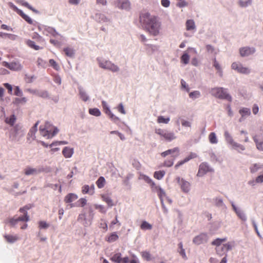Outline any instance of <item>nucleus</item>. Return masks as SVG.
Listing matches in <instances>:
<instances>
[{"label":"nucleus","mask_w":263,"mask_h":263,"mask_svg":"<svg viewBox=\"0 0 263 263\" xmlns=\"http://www.w3.org/2000/svg\"><path fill=\"white\" fill-rule=\"evenodd\" d=\"M43 33L46 35H51L54 37L59 35L58 33L55 30V29L50 27L45 28Z\"/></svg>","instance_id":"obj_27"},{"label":"nucleus","mask_w":263,"mask_h":263,"mask_svg":"<svg viewBox=\"0 0 263 263\" xmlns=\"http://www.w3.org/2000/svg\"><path fill=\"white\" fill-rule=\"evenodd\" d=\"M119 238L118 235L116 232L111 233L108 236L105 238V240L108 242H112L118 240Z\"/></svg>","instance_id":"obj_30"},{"label":"nucleus","mask_w":263,"mask_h":263,"mask_svg":"<svg viewBox=\"0 0 263 263\" xmlns=\"http://www.w3.org/2000/svg\"><path fill=\"white\" fill-rule=\"evenodd\" d=\"M103 201L105 202L109 206H112L114 205L112 199L107 195H101Z\"/></svg>","instance_id":"obj_36"},{"label":"nucleus","mask_w":263,"mask_h":263,"mask_svg":"<svg viewBox=\"0 0 263 263\" xmlns=\"http://www.w3.org/2000/svg\"><path fill=\"white\" fill-rule=\"evenodd\" d=\"M37 173V170L34 168L27 167L25 169V174L26 175H33L36 174Z\"/></svg>","instance_id":"obj_44"},{"label":"nucleus","mask_w":263,"mask_h":263,"mask_svg":"<svg viewBox=\"0 0 263 263\" xmlns=\"http://www.w3.org/2000/svg\"><path fill=\"white\" fill-rule=\"evenodd\" d=\"M180 123L184 127H191L192 125L191 121L186 120L183 117H178L176 119L175 124L177 126H179Z\"/></svg>","instance_id":"obj_21"},{"label":"nucleus","mask_w":263,"mask_h":263,"mask_svg":"<svg viewBox=\"0 0 263 263\" xmlns=\"http://www.w3.org/2000/svg\"><path fill=\"white\" fill-rule=\"evenodd\" d=\"M102 107L103 108V110L106 114H107L109 118L114 122H116L119 120V118L116 116H115L110 110L108 106H107L106 103L103 101L102 102Z\"/></svg>","instance_id":"obj_19"},{"label":"nucleus","mask_w":263,"mask_h":263,"mask_svg":"<svg viewBox=\"0 0 263 263\" xmlns=\"http://www.w3.org/2000/svg\"><path fill=\"white\" fill-rule=\"evenodd\" d=\"M249 170L252 174L256 173L259 171H263V164L260 163H253L250 166Z\"/></svg>","instance_id":"obj_23"},{"label":"nucleus","mask_w":263,"mask_h":263,"mask_svg":"<svg viewBox=\"0 0 263 263\" xmlns=\"http://www.w3.org/2000/svg\"><path fill=\"white\" fill-rule=\"evenodd\" d=\"M257 181L259 184L263 183V172L260 173L257 177Z\"/></svg>","instance_id":"obj_61"},{"label":"nucleus","mask_w":263,"mask_h":263,"mask_svg":"<svg viewBox=\"0 0 263 263\" xmlns=\"http://www.w3.org/2000/svg\"><path fill=\"white\" fill-rule=\"evenodd\" d=\"M78 198L77 195L74 193H69L65 197L64 201L65 203H70Z\"/></svg>","instance_id":"obj_25"},{"label":"nucleus","mask_w":263,"mask_h":263,"mask_svg":"<svg viewBox=\"0 0 263 263\" xmlns=\"http://www.w3.org/2000/svg\"><path fill=\"white\" fill-rule=\"evenodd\" d=\"M213 169L209 166L207 163H202L199 167V170L197 176L198 177H202L207 173L212 172Z\"/></svg>","instance_id":"obj_13"},{"label":"nucleus","mask_w":263,"mask_h":263,"mask_svg":"<svg viewBox=\"0 0 263 263\" xmlns=\"http://www.w3.org/2000/svg\"><path fill=\"white\" fill-rule=\"evenodd\" d=\"M115 5L118 8L125 10H128L130 6L128 0H117L115 2Z\"/></svg>","instance_id":"obj_18"},{"label":"nucleus","mask_w":263,"mask_h":263,"mask_svg":"<svg viewBox=\"0 0 263 263\" xmlns=\"http://www.w3.org/2000/svg\"><path fill=\"white\" fill-rule=\"evenodd\" d=\"M231 68L232 70L240 74H249L251 72V68L245 66L239 61L233 62Z\"/></svg>","instance_id":"obj_4"},{"label":"nucleus","mask_w":263,"mask_h":263,"mask_svg":"<svg viewBox=\"0 0 263 263\" xmlns=\"http://www.w3.org/2000/svg\"><path fill=\"white\" fill-rule=\"evenodd\" d=\"M214 204L218 208H222L225 206L224 203L222 198L217 197L213 199Z\"/></svg>","instance_id":"obj_29"},{"label":"nucleus","mask_w":263,"mask_h":263,"mask_svg":"<svg viewBox=\"0 0 263 263\" xmlns=\"http://www.w3.org/2000/svg\"><path fill=\"white\" fill-rule=\"evenodd\" d=\"M63 51L64 52L65 55L67 57L72 58L74 55V50L70 47H66L63 49Z\"/></svg>","instance_id":"obj_39"},{"label":"nucleus","mask_w":263,"mask_h":263,"mask_svg":"<svg viewBox=\"0 0 263 263\" xmlns=\"http://www.w3.org/2000/svg\"><path fill=\"white\" fill-rule=\"evenodd\" d=\"M213 66L216 70V73L219 77L222 78L223 77V70L222 67L218 61H217L215 58L213 60Z\"/></svg>","instance_id":"obj_24"},{"label":"nucleus","mask_w":263,"mask_h":263,"mask_svg":"<svg viewBox=\"0 0 263 263\" xmlns=\"http://www.w3.org/2000/svg\"><path fill=\"white\" fill-rule=\"evenodd\" d=\"M4 237L6 240L10 243L14 242L18 239V237L16 235H6Z\"/></svg>","instance_id":"obj_43"},{"label":"nucleus","mask_w":263,"mask_h":263,"mask_svg":"<svg viewBox=\"0 0 263 263\" xmlns=\"http://www.w3.org/2000/svg\"><path fill=\"white\" fill-rule=\"evenodd\" d=\"M79 95L81 99L84 101H87L88 100V97L86 93L82 89L79 91Z\"/></svg>","instance_id":"obj_52"},{"label":"nucleus","mask_w":263,"mask_h":263,"mask_svg":"<svg viewBox=\"0 0 263 263\" xmlns=\"http://www.w3.org/2000/svg\"><path fill=\"white\" fill-rule=\"evenodd\" d=\"M121 256L120 253H116L110 258V260L116 263H127L129 261L128 257L122 258Z\"/></svg>","instance_id":"obj_17"},{"label":"nucleus","mask_w":263,"mask_h":263,"mask_svg":"<svg viewBox=\"0 0 263 263\" xmlns=\"http://www.w3.org/2000/svg\"><path fill=\"white\" fill-rule=\"evenodd\" d=\"M231 204L233 211L235 212L238 218L243 222L246 221L247 220V216L243 210L241 208L237 206L233 201L231 202Z\"/></svg>","instance_id":"obj_8"},{"label":"nucleus","mask_w":263,"mask_h":263,"mask_svg":"<svg viewBox=\"0 0 263 263\" xmlns=\"http://www.w3.org/2000/svg\"><path fill=\"white\" fill-rule=\"evenodd\" d=\"M39 130L42 136L47 137L48 139H50L54 137L59 131L57 128H55L53 132L51 133L49 131L44 128L43 126H40Z\"/></svg>","instance_id":"obj_16"},{"label":"nucleus","mask_w":263,"mask_h":263,"mask_svg":"<svg viewBox=\"0 0 263 263\" xmlns=\"http://www.w3.org/2000/svg\"><path fill=\"white\" fill-rule=\"evenodd\" d=\"M46 129L49 131L51 133L54 130L55 127L53 126L49 122H46L45 125L43 126Z\"/></svg>","instance_id":"obj_53"},{"label":"nucleus","mask_w":263,"mask_h":263,"mask_svg":"<svg viewBox=\"0 0 263 263\" xmlns=\"http://www.w3.org/2000/svg\"><path fill=\"white\" fill-rule=\"evenodd\" d=\"M62 154L65 158H70L73 154V148L69 147H65L62 151Z\"/></svg>","instance_id":"obj_26"},{"label":"nucleus","mask_w":263,"mask_h":263,"mask_svg":"<svg viewBox=\"0 0 263 263\" xmlns=\"http://www.w3.org/2000/svg\"><path fill=\"white\" fill-rule=\"evenodd\" d=\"M39 224L40 229H46L49 227V224L44 221H40Z\"/></svg>","instance_id":"obj_60"},{"label":"nucleus","mask_w":263,"mask_h":263,"mask_svg":"<svg viewBox=\"0 0 263 263\" xmlns=\"http://www.w3.org/2000/svg\"><path fill=\"white\" fill-rule=\"evenodd\" d=\"M29 220V217L27 213H25V215L23 216H20L17 218H11L9 220V223L12 226H14L16 224L18 221H25L27 222Z\"/></svg>","instance_id":"obj_20"},{"label":"nucleus","mask_w":263,"mask_h":263,"mask_svg":"<svg viewBox=\"0 0 263 263\" xmlns=\"http://www.w3.org/2000/svg\"><path fill=\"white\" fill-rule=\"evenodd\" d=\"M239 114L241 116L242 118L249 117L251 115V110L248 108L242 107L239 110Z\"/></svg>","instance_id":"obj_28"},{"label":"nucleus","mask_w":263,"mask_h":263,"mask_svg":"<svg viewBox=\"0 0 263 263\" xmlns=\"http://www.w3.org/2000/svg\"><path fill=\"white\" fill-rule=\"evenodd\" d=\"M256 148L260 151H263V140H258L256 137H253Z\"/></svg>","instance_id":"obj_32"},{"label":"nucleus","mask_w":263,"mask_h":263,"mask_svg":"<svg viewBox=\"0 0 263 263\" xmlns=\"http://www.w3.org/2000/svg\"><path fill=\"white\" fill-rule=\"evenodd\" d=\"M226 240V238H217L212 242V245L215 246L216 247H218L221 246L222 243L225 242Z\"/></svg>","instance_id":"obj_41"},{"label":"nucleus","mask_w":263,"mask_h":263,"mask_svg":"<svg viewBox=\"0 0 263 263\" xmlns=\"http://www.w3.org/2000/svg\"><path fill=\"white\" fill-rule=\"evenodd\" d=\"M208 239L209 237L206 233H201L194 238L193 242L197 245H199L207 242Z\"/></svg>","instance_id":"obj_15"},{"label":"nucleus","mask_w":263,"mask_h":263,"mask_svg":"<svg viewBox=\"0 0 263 263\" xmlns=\"http://www.w3.org/2000/svg\"><path fill=\"white\" fill-rule=\"evenodd\" d=\"M105 179L103 177H100L96 181V184L99 189L103 188L105 184Z\"/></svg>","instance_id":"obj_42"},{"label":"nucleus","mask_w":263,"mask_h":263,"mask_svg":"<svg viewBox=\"0 0 263 263\" xmlns=\"http://www.w3.org/2000/svg\"><path fill=\"white\" fill-rule=\"evenodd\" d=\"M181 83V89L182 90H185L187 92H189L190 88L188 84L186 83V82L182 79L180 82Z\"/></svg>","instance_id":"obj_50"},{"label":"nucleus","mask_w":263,"mask_h":263,"mask_svg":"<svg viewBox=\"0 0 263 263\" xmlns=\"http://www.w3.org/2000/svg\"><path fill=\"white\" fill-rule=\"evenodd\" d=\"M176 138V136L173 132H167L165 133V141H171Z\"/></svg>","instance_id":"obj_34"},{"label":"nucleus","mask_w":263,"mask_h":263,"mask_svg":"<svg viewBox=\"0 0 263 263\" xmlns=\"http://www.w3.org/2000/svg\"><path fill=\"white\" fill-rule=\"evenodd\" d=\"M186 32L183 34L186 37H192L195 33L197 30L195 22L193 19H188L185 23Z\"/></svg>","instance_id":"obj_5"},{"label":"nucleus","mask_w":263,"mask_h":263,"mask_svg":"<svg viewBox=\"0 0 263 263\" xmlns=\"http://www.w3.org/2000/svg\"><path fill=\"white\" fill-rule=\"evenodd\" d=\"M16 118L14 115L10 116L9 117H7L5 119V122L10 125L13 126L15 122Z\"/></svg>","instance_id":"obj_37"},{"label":"nucleus","mask_w":263,"mask_h":263,"mask_svg":"<svg viewBox=\"0 0 263 263\" xmlns=\"http://www.w3.org/2000/svg\"><path fill=\"white\" fill-rule=\"evenodd\" d=\"M99 65L102 68L109 70L114 72L119 70V67L110 61L99 60Z\"/></svg>","instance_id":"obj_7"},{"label":"nucleus","mask_w":263,"mask_h":263,"mask_svg":"<svg viewBox=\"0 0 263 263\" xmlns=\"http://www.w3.org/2000/svg\"><path fill=\"white\" fill-rule=\"evenodd\" d=\"M27 101V100L26 98H16L15 99V103L16 104H20L22 103H26Z\"/></svg>","instance_id":"obj_63"},{"label":"nucleus","mask_w":263,"mask_h":263,"mask_svg":"<svg viewBox=\"0 0 263 263\" xmlns=\"http://www.w3.org/2000/svg\"><path fill=\"white\" fill-rule=\"evenodd\" d=\"M117 224L119 226H121V223L118 219V215H116L115 217V219L112 221L110 224V227H113L115 224Z\"/></svg>","instance_id":"obj_59"},{"label":"nucleus","mask_w":263,"mask_h":263,"mask_svg":"<svg viewBox=\"0 0 263 263\" xmlns=\"http://www.w3.org/2000/svg\"><path fill=\"white\" fill-rule=\"evenodd\" d=\"M17 3H18L19 4H20L21 5L24 6V7L27 8L28 9L31 10L33 12H34L36 13L37 12L35 9H34L32 6H31L27 2H25L24 0H18L17 1Z\"/></svg>","instance_id":"obj_35"},{"label":"nucleus","mask_w":263,"mask_h":263,"mask_svg":"<svg viewBox=\"0 0 263 263\" xmlns=\"http://www.w3.org/2000/svg\"><path fill=\"white\" fill-rule=\"evenodd\" d=\"M140 228L143 230H151L152 226L147 221H143L140 225Z\"/></svg>","instance_id":"obj_47"},{"label":"nucleus","mask_w":263,"mask_h":263,"mask_svg":"<svg viewBox=\"0 0 263 263\" xmlns=\"http://www.w3.org/2000/svg\"><path fill=\"white\" fill-rule=\"evenodd\" d=\"M224 247H225V249L226 251H228L232 249V248L234 247V242H229L227 243L223 244Z\"/></svg>","instance_id":"obj_55"},{"label":"nucleus","mask_w":263,"mask_h":263,"mask_svg":"<svg viewBox=\"0 0 263 263\" xmlns=\"http://www.w3.org/2000/svg\"><path fill=\"white\" fill-rule=\"evenodd\" d=\"M39 122L37 121L33 127L31 128L27 135L28 141H32L35 140V133L37 132V127Z\"/></svg>","instance_id":"obj_22"},{"label":"nucleus","mask_w":263,"mask_h":263,"mask_svg":"<svg viewBox=\"0 0 263 263\" xmlns=\"http://www.w3.org/2000/svg\"><path fill=\"white\" fill-rule=\"evenodd\" d=\"M252 3V0H247L246 1H243V0H239L238 1V4L241 7H247L251 5Z\"/></svg>","instance_id":"obj_46"},{"label":"nucleus","mask_w":263,"mask_h":263,"mask_svg":"<svg viewBox=\"0 0 263 263\" xmlns=\"http://www.w3.org/2000/svg\"><path fill=\"white\" fill-rule=\"evenodd\" d=\"M140 22L151 34L156 36L159 34L160 23L155 16H151L148 13H142L140 16Z\"/></svg>","instance_id":"obj_1"},{"label":"nucleus","mask_w":263,"mask_h":263,"mask_svg":"<svg viewBox=\"0 0 263 263\" xmlns=\"http://www.w3.org/2000/svg\"><path fill=\"white\" fill-rule=\"evenodd\" d=\"M157 194L158 196L159 197V198L161 200V203L162 206H163V191L161 189H159L158 190Z\"/></svg>","instance_id":"obj_58"},{"label":"nucleus","mask_w":263,"mask_h":263,"mask_svg":"<svg viewBox=\"0 0 263 263\" xmlns=\"http://www.w3.org/2000/svg\"><path fill=\"white\" fill-rule=\"evenodd\" d=\"M176 181L183 192L187 193L190 192L191 190V184L189 182L180 177L176 178Z\"/></svg>","instance_id":"obj_11"},{"label":"nucleus","mask_w":263,"mask_h":263,"mask_svg":"<svg viewBox=\"0 0 263 263\" xmlns=\"http://www.w3.org/2000/svg\"><path fill=\"white\" fill-rule=\"evenodd\" d=\"M26 43L29 47L35 50H38L42 48L40 46L35 45V42L34 41H32L30 40L26 41Z\"/></svg>","instance_id":"obj_40"},{"label":"nucleus","mask_w":263,"mask_h":263,"mask_svg":"<svg viewBox=\"0 0 263 263\" xmlns=\"http://www.w3.org/2000/svg\"><path fill=\"white\" fill-rule=\"evenodd\" d=\"M24 131L22 129V127L18 125L14 126L11 133V136L12 137L13 140H19L20 139L24 136Z\"/></svg>","instance_id":"obj_9"},{"label":"nucleus","mask_w":263,"mask_h":263,"mask_svg":"<svg viewBox=\"0 0 263 263\" xmlns=\"http://www.w3.org/2000/svg\"><path fill=\"white\" fill-rule=\"evenodd\" d=\"M223 136L226 143L231 149L235 150L239 153H242L246 150L245 146L236 142L228 130H224Z\"/></svg>","instance_id":"obj_2"},{"label":"nucleus","mask_w":263,"mask_h":263,"mask_svg":"<svg viewBox=\"0 0 263 263\" xmlns=\"http://www.w3.org/2000/svg\"><path fill=\"white\" fill-rule=\"evenodd\" d=\"M188 5L187 3L185 1H179L177 4V6L179 8H183L187 6Z\"/></svg>","instance_id":"obj_62"},{"label":"nucleus","mask_w":263,"mask_h":263,"mask_svg":"<svg viewBox=\"0 0 263 263\" xmlns=\"http://www.w3.org/2000/svg\"><path fill=\"white\" fill-rule=\"evenodd\" d=\"M215 249L217 254L220 256L223 255L227 252L223 245L220 246V247H216Z\"/></svg>","instance_id":"obj_45"},{"label":"nucleus","mask_w":263,"mask_h":263,"mask_svg":"<svg viewBox=\"0 0 263 263\" xmlns=\"http://www.w3.org/2000/svg\"><path fill=\"white\" fill-rule=\"evenodd\" d=\"M208 138L209 141L211 144H216L218 142L216 135L214 132L211 133L209 134Z\"/></svg>","instance_id":"obj_33"},{"label":"nucleus","mask_w":263,"mask_h":263,"mask_svg":"<svg viewBox=\"0 0 263 263\" xmlns=\"http://www.w3.org/2000/svg\"><path fill=\"white\" fill-rule=\"evenodd\" d=\"M256 52V48L254 47L245 46L239 48V53L242 57H247L253 55Z\"/></svg>","instance_id":"obj_10"},{"label":"nucleus","mask_w":263,"mask_h":263,"mask_svg":"<svg viewBox=\"0 0 263 263\" xmlns=\"http://www.w3.org/2000/svg\"><path fill=\"white\" fill-rule=\"evenodd\" d=\"M37 96L43 98H48L49 97V95L48 92L46 90H39Z\"/></svg>","instance_id":"obj_49"},{"label":"nucleus","mask_w":263,"mask_h":263,"mask_svg":"<svg viewBox=\"0 0 263 263\" xmlns=\"http://www.w3.org/2000/svg\"><path fill=\"white\" fill-rule=\"evenodd\" d=\"M164 174L162 171H156L155 172L154 177L157 179H161L163 178Z\"/></svg>","instance_id":"obj_56"},{"label":"nucleus","mask_w":263,"mask_h":263,"mask_svg":"<svg viewBox=\"0 0 263 263\" xmlns=\"http://www.w3.org/2000/svg\"><path fill=\"white\" fill-rule=\"evenodd\" d=\"M141 255L142 258L147 261H149L151 259V254L149 252L147 251H144L141 252Z\"/></svg>","instance_id":"obj_54"},{"label":"nucleus","mask_w":263,"mask_h":263,"mask_svg":"<svg viewBox=\"0 0 263 263\" xmlns=\"http://www.w3.org/2000/svg\"><path fill=\"white\" fill-rule=\"evenodd\" d=\"M14 95L17 96H21L22 95V92L18 86H16L14 88Z\"/></svg>","instance_id":"obj_64"},{"label":"nucleus","mask_w":263,"mask_h":263,"mask_svg":"<svg viewBox=\"0 0 263 263\" xmlns=\"http://www.w3.org/2000/svg\"><path fill=\"white\" fill-rule=\"evenodd\" d=\"M189 97L192 100H194L201 97V93L198 90H194L189 93Z\"/></svg>","instance_id":"obj_38"},{"label":"nucleus","mask_w":263,"mask_h":263,"mask_svg":"<svg viewBox=\"0 0 263 263\" xmlns=\"http://www.w3.org/2000/svg\"><path fill=\"white\" fill-rule=\"evenodd\" d=\"M180 150L178 147H174L172 149L165 151V157L167 159L171 158V160L165 162V166H171L173 164L174 159L179 156Z\"/></svg>","instance_id":"obj_6"},{"label":"nucleus","mask_w":263,"mask_h":263,"mask_svg":"<svg viewBox=\"0 0 263 263\" xmlns=\"http://www.w3.org/2000/svg\"><path fill=\"white\" fill-rule=\"evenodd\" d=\"M87 200L84 198H80L77 202V204L74 205V204L71 203L69 204L70 208H73L75 206H84L86 204Z\"/></svg>","instance_id":"obj_31"},{"label":"nucleus","mask_w":263,"mask_h":263,"mask_svg":"<svg viewBox=\"0 0 263 263\" xmlns=\"http://www.w3.org/2000/svg\"><path fill=\"white\" fill-rule=\"evenodd\" d=\"M10 7L15 11L18 14H19L23 19H24L28 24H32L33 21L32 19L29 17L27 15L25 14L23 11L17 8L12 3H10Z\"/></svg>","instance_id":"obj_14"},{"label":"nucleus","mask_w":263,"mask_h":263,"mask_svg":"<svg viewBox=\"0 0 263 263\" xmlns=\"http://www.w3.org/2000/svg\"><path fill=\"white\" fill-rule=\"evenodd\" d=\"M89 113L93 116L99 117L101 115V113L98 108H94L89 109Z\"/></svg>","instance_id":"obj_48"},{"label":"nucleus","mask_w":263,"mask_h":263,"mask_svg":"<svg viewBox=\"0 0 263 263\" xmlns=\"http://www.w3.org/2000/svg\"><path fill=\"white\" fill-rule=\"evenodd\" d=\"M2 65L13 71H20L22 69V65L18 62H12L11 63H8L4 61L2 63Z\"/></svg>","instance_id":"obj_12"},{"label":"nucleus","mask_w":263,"mask_h":263,"mask_svg":"<svg viewBox=\"0 0 263 263\" xmlns=\"http://www.w3.org/2000/svg\"><path fill=\"white\" fill-rule=\"evenodd\" d=\"M190 60V56L187 53H184L181 57V61L184 64L189 63Z\"/></svg>","instance_id":"obj_51"},{"label":"nucleus","mask_w":263,"mask_h":263,"mask_svg":"<svg viewBox=\"0 0 263 263\" xmlns=\"http://www.w3.org/2000/svg\"><path fill=\"white\" fill-rule=\"evenodd\" d=\"M49 63L54 69L58 70L59 69V66L54 60L50 59Z\"/></svg>","instance_id":"obj_57"},{"label":"nucleus","mask_w":263,"mask_h":263,"mask_svg":"<svg viewBox=\"0 0 263 263\" xmlns=\"http://www.w3.org/2000/svg\"><path fill=\"white\" fill-rule=\"evenodd\" d=\"M210 93L213 96L219 99L232 101L231 96L228 93L227 89L223 87L213 88L211 89Z\"/></svg>","instance_id":"obj_3"}]
</instances>
